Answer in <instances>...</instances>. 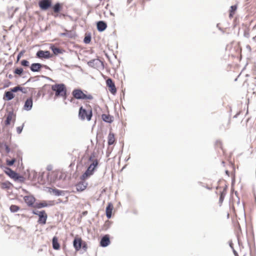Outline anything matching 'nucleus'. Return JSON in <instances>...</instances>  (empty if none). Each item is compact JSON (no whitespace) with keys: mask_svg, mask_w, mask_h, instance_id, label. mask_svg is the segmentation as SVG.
Listing matches in <instances>:
<instances>
[{"mask_svg":"<svg viewBox=\"0 0 256 256\" xmlns=\"http://www.w3.org/2000/svg\"><path fill=\"white\" fill-rule=\"evenodd\" d=\"M52 90L55 92V97H62L66 100L67 96V90L63 83L56 84L52 86Z\"/></svg>","mask_w":256,"mask_h":256,"instance_id":"f257e3e1","label":"nucleus"},{"mask_svg":"<svg viewBox=\"0 0 256 256\" xmlns=\"http://www.w3.org/2000/svg\"><path fill=\"white\" fill-rule=\"evenodd\" d=\"M98 160H95L93 162L88 166L85 172L80 176V178L82 180H84L92 176L98 167Z\"/></svg>","mask_w":256,"mask_h":256,"instance_id":"f03ea898","label":"nucleus"},{"mask_svg":"<svg viewBox=\"0 0 256 256\" xmlns=\"http://www.w3.org/2000/svg\"><path fill=\"white\" fill-rule=\"evenodd\" d=\"M78 116L80 120H86L90 121L92 116V110L90 108L86 110L82 106H80L78 110Z\"/></svg>","mask_w":256,"mask_h":256,"instance_id":"7ed1b4c3","label":"nucleus"},{"mask_svg":"<svg viewBox=\"0 0 256 256\" xmlns=\"http://www.w3.org/2000/svg\"><path fill=\"white\" fill-rule=\"evenodd\" d=\"M72 95L73 97L76 100H90L93 99V96L90 94H86L80 88L74 89L72 92Z\"/></svg>","mask_w":256,"mask_h":256,"instance_id":"20e7f679","label":"nucleus"},{"mask_svg":"<svg viewBox=\"0 0 256 256\" xmlns=\"http://www.w3.org/2000/svg\"><path fill=\"white\" fill-rule=\"evenodd\" d=\"M38 6L42 11H46L52 6V0H40Z\"/></svg>","mask_w":256,"mask_h":256,"instance_id":"39448f33","label":"nucleus"},{"mask_svg":"<svg viewBox=\"0 0 256 256\" xmlns=\"http://www.w3.org/2000/svg\"><path fill=\"white\" fill-rule=\"evenodd\" d=\"M36 57L39 58L48 59L52 57L48 50H39L36 53Z\"/></svg>","mask_w":256,"mask_h":256,"instance_id":"423d86ee","label":"nucleus"},{"mask_svg":"<svg viewBox=\"0 0 256 256\" xmlns=\"http://www.w3.org/2000/svg\"><path fill=\"white\" fill-rule=\"evenodd\" d=\"M36 200V198L32 195L26 196L24 197V202L29 207H34Z\"/></svg>","mask_w":256,"mask_h":256,"instance_id":"0eeeda50","label":"nucleus"},{"mask_svg":"<svg viewBox=\"0 0 256 256\" xmlns=\"http://www.w3.org/2000/svg\"><path fill=\"white\" fill-rule=\"evenodd\" d=\"M51 8L52 9L54 12L56 14V15H54V16L55 18L58 16H64V14H60L59 15L58 14L62 9V4L59 2H57L54 5L52 4V6L51 7Z\"/></svg>","mask_w":256,"mask_h":256,"instance_id":"6e6552de","label":"nucleus"},{"mask_svg":"<svg viewBox=\"0 0 256 256\" xmlns=\"http://www.w3.org/2000/svg\"><path fill=\"white\" fill-rule=\"evenodd\" d=\"M106 84L107 86L109 88L110 92L114 95L116 92V88L115 86L114 82H113L112 80L110 78H108L106 80Z\"/></svg>","mask_w":256,"mask_h":256,"instance_id":"1a4fd4ad","label":"nucleus"},{"mask_svg":"<svg viewBox=\"0 0 256 256\" xmlns=\"http://www.w3.org/2000/svg\"><path fill=\"white\" fill-rule=\"evenodd\" d=\"M16 114H14V112L10 111L8 112L6 120L4 121V124L6 126H9L12 121L14 122L16 121Z\"/></svg>","mask_w":256,"mask_h":256,"instance_id":"9d476101","label":"nucleus"},{"mask_svg":"<svg viewBox=\"0 0 256 256\" xmlns=\"http://www.w3.org/2000/svg\"><path fill=\"white\" fill-rule=\"evenodd\" d=\"M110 239L108 234H105L100 239V246L102 248L108 246L110 244Z\"/></svg>","mask_w":256,"mask_h":256,"instance_id":"9b49d317","label":"nucleus"},{"mask_svg":"<svg viewBox=\"0 0 256 256\" xmlns=\"http://www.w3.org/2000/svg\"><path fill=\"white\" fill-rule=\"evenodd\" d=\"M82 240L80 238L76 237L73 240V246L76 251H78L82 248Z\"/></svg>","mask_w":256,"mask_h":256,"instance_id":"f8f14e48","label":"nucleus"},{"mask_svg":"<svg viewBox=\"0 0 256 256\" xmlns=\"http://www.w3.org/2000/svg\"><path fill=\"white\" fill-rule=\"evenodd\" d=\"M33 105V100L32 97L28 98L24 102V110L30 111L32 110Z\"/></svg>","mask_w":256,"mask_h":256,"instance_id":"ddd939ff","label":"nucleus"},{"mask_svg":"<svg viewBox=\"0 0 256 256\" xmlns=\"http://www.w3.org/2000/svg\"><path fill=\"white\" fill-rule=\"evenodd\" d=\"M0 168H4V172L11 178L13 179L14 176L16 174V172L13 170L12 168L8 167L3 166L2 165H0Z\"/></svg>","mask_w":256,"mask_h":256,"instance_id":"4468645a","label":"nucleus"},{"mask_svg":"<svg viewBox=\"0 0 256 256\" xmlns=\"http://www.w3.org/2000/svg\"><path fill=\"white\" fill-rule=\"evenodd\" d=\"M87 64L90 67L97 68L100 64H102V62L98 58H96L88 61Z\"/></svg>","mask_w":256,"mask_h":256,"instance_id":"2eb2a0df","label":"nucleus"},{"mask_svg":"<svg viewBox=\"0 0 256 256\" xmlns=\"http://www.w3.org/2000/svg\"><path fill=\"white\" fill-rule=\"evenodd\" d=\"M40 214L38 216V222L40 224H46L48 215L45 210H43V212L40 213Z\"/></svg>","mask_w":256,"mask_h":256,"instance_id":"dca6fc26","label":"nucleus"},{"mask_svg":"<svg viewBox=\"0 0 256 256\" xmlns=\"http://www.w3.org/2000/svg\"><path fill=\"white\" fill-rule=\"evenodd\" d=\"M14 92H12V88H10L9 91H6L4 95V100L7 101L12 100L14 97Z\"/></svg>","mask_w":256,"mask_h":256,"instance_id":"f3484780","label":"nucleus"},{"mask_svg":"<svg viewBox=\"0 0 256 256\" xmlns=\"http://www.w3.org/2000/svg\"><path fill=\"white\" fill-rule=\"evenodd\" d=\"M97 30L99 32H104L107 28V24L103 20H100L96 22Z\"/></svg>","mask_w":256,"mask_h":256,"instance_id":"a211bd4d","label":"nucleus"},{"mask_svg":"<svg viewBox=\"0 0 256 256\" xmlns=\"http://www.w3.org/2000/svg\"><path fill=\"white\" fill-rule=\"evenodd\" d=\"M60 36H67L70 38H75L77 36L75 32L73 30H66L65 32L60 34Z\"/></svg>","mask_w":256,"mask_h":256,"instance_id":"6ab92c4d","label":"nucleus"},{"mask_svg":"<svg viewBox=\"0 0 256 256\" xmlns=\"http://www.w3.org/2000/svg\"><path fill=\"white\" fill-rule=\"evenodd\" d=\"M87 185V182L82 180L81 182H80L76 184V189L78 192H82L86 188Z\"/></svg>","mask_w":256,"mask_h":256,"instance_id":"aec40b11","label":"nucleus"},{"mask_svg":"<svg viewBox=\"0 0 256 256\" xmlns=\"http://www.w3.org/2000/svg\"><path fill=\"white\" fill-rule=\"evenodd\" d=\"M28 179L33 182L38 180V172L34 170L28 172Z\"/></svg>","mask_w":256,"mask_h":256,"instance_id":"412c9836","label":"nucleus"},{"mask_svg":"<svg viewBox=\"0 0 256 256\" xmlns=\"http://www.w3.org/2000/svg\"><path fill=\"white\" fill-rule=\"evenodd\" d=\"M114 206L111 202L108 204L106 209V216L108 219L112 218V211L113 210Z\"/></svg>","mask_w":256,"mask_h":256,"instance_id":"4be33fe9","label":"nucleus"},{"mask_svg":"<svg viewBox=\"0 0 256 256\" xmlns=\"http://www.w3.org/2000/svg\"><path fill=\"white\" fill-rule=\"evenodd\" d=\"M42 68V64L40 63H32L30 66V70L32 72H39Z\"/></svg>","mask_w":256,"mask_h":256,"instance_id":"5701e85b","label":"nucleus"},{"mask_svg":"<svg viewBox=\"0 0 256 256\" xmlns=\"http://www.w3.org/2000/svg\"><path fill=\"white\" fill-rule=\"evenodd\" d=\"M102 118L104 122L108 124H111L114 121V116L108 114H102Z\"/></svg>","mask_w":256,"mask_h":256,"instance_id":"b1692460","label":"nucleus"},{"mask_svg":"<svg viewBox=\"0 0 256 256\" xmlns=\"http://www.w3.org/2000/svg\"><path fill=\"white\" fill-rule=\"evenodd\" d=\"M50 49L52 50L54 55L62 54L64 52V50L56 46L54 44L50 46Z\"/></svg>","mask_w":256,"mask_h":256,"instance_id":"393cba45","label":"nucleus"},{"mask_svg":"<svg viewBox=\"0 0 256 256\" xmlns=\"http://www.w3.org/2000/svg\"><path fill=\"white\" fill-rule=\"evenodd\" d=\"M52 248L55 250H58L60 248V244L58 242V238L54 236L52 239Z\"/></svg>","mask_w":256,"mask_h":256,"instance_id":"a878e982","label":"nucleus"},{"mask_svg":"<svg viewBox=\"0 0 256 256\" xmlns=\"http://www.w3.org/2000/svg\"><path fill=\"white\" fill-rule=\"evenodd\" d=\"M50 190L56 196H64L65 194V192L64 190H62L56 188H50Z\"/></svg>","mask_w":256,"mask_h":256,"instance_id":"bb28decb","label":"nucleus"},{"mask_svg":"<svg viewBox=\"0 0 256 256\" xmlns=\"http://www.w3.org/2000/svg\"><path fill=\"white\" fill-rule=\"evenodd\" d=\"M108 145L110 146L113 144L115 142L114 135L113 133L110 132L108 135Z\"/></svg>","mask_w":256,"mask_h":256,"instance_id":"cd10ccee","label":"nucleus"},{"mask_svg":"<svg viewBox=\"0 0 256 256\" xmlns=\"http://www.w3.org/2000/svg\"><path fill=\"white\" fill-rule=\"evenodd\" d=\"M13 180L16 182H19L22 183L25 181L26 178L22 176H21L19 174L16 172Z\"/></svg>","mask_w":256,"mask_h":256,"instance_id":"c85d7f7f","label":"nucleus"},{"mask_svg":"<svg viewBox=\"0 0 256 256\" xmlns=\"http://www.w3.org/2000/svg\"><path fill=\"white\" fill-rule=\"evenodd\" d=\"M12 88V92H16L18 91H20L21 92H22L24 94L26 93V88H24L20 86H16Z\"/></svg>","mask_w":256,"mask_h":256,"instance_id":"c756f323","label":"nucleus"},{"mask_svg":"<svg viewBox=\"0 0 256 256\" xmlns=\"http://www.w3.org/2000/svg\"><path fill=\"white\" fill-rule=\"evenodd\" d=\"M12 184L8 181H6L2 183V188L10 190Z\"/></svg>","mask_w":256,"mask_h":256,"instance_id":"7c9ffc66","label":"nucleus"},{"mask_svg":"<svg viewBox=\"0 0 256 256\" xmlns=\"http://www.w3.org/2000/svg\"><path fill=\"white\" fill-rule=\"evenodd\" d=\"M48 206V205L47 204L46 202V201H43L42 202H41L36 203L34 208H42L47 207Z\"/></svg>","mask_w":256,"mask_h":256,"instance_id":"2f4dec72","label":"nucleus"},{"mask_svg":"<svg viewBox=\"0 0 256 256\" xmlns=\"http://www.w3.org/2000/svg\"><path fill=\"white\" fill-rule=\"evenodd\" d=\"M226 194V192H225V190H222V191L220 192V194L219 202H218L220 206H222V204L224 202Z\"/></svg>","mask_w":256,"mask_h":256,"instance_id":"473e14b6","label":"nucleus"},{"mask_svg":"<svg viewBox=\"0 0 256 256\" xmlns=\"http://www.w3.org/2000/svg\"><path fill=\"white\" fill-rule=\"evenodd\" d=\"M92 39V36L90 33H88V34H86L85 37L83 40L84 42L86 44H89Z\"/></svg>","mask_w":256,"mask_h":256,"instance_id":"72a5a7b5","label":"nucleus"},{"mask_svg":"<svg viewBox=\"0 0 256 256\" xmlns=\"http://www.w3.org/2000/svg\"><path fill=\"white\" fill-rule=\"evenodd\" d=\"M20 209V206L14 204H12L10 207V211L13 213L17 212Z\"/></svg>","mask_w":256,"mask_h":256,"instance_id":"f704fd0d","label":"nucleus"},{"mask_svg":"<svg viewBox=\"0 0 256 256\" xmlns=\"http://www.w3.org/2000/svg\"><path fill=\"white\" fill-rule=\"evenodd\" d=\"M24 72V70L22 68H16L14 71V73L19 76H21Z\"/></svg>","mask_w":256,"mask_h":256,"instance_id":"c9c22d12","label":"nucleus"},{"mask_svg":"<svg viewBox=\"0 0 256 256\" xmlns=\"http://www.w3.org/2000/svg\"><path fill=\"white\" fill-rule=\"evenodd\" d=\"M16 158H14L11 160L7 159L6 160V163L8 166H12L14 164V163L16 162Z\"/></svg>","mask_w":256,"mask_h":256,"instance_id":"e433bc0d","label":"nucleus"},{"mask_svg":"<svg viewBox=\"0 0 256 256\" xmlns=\"http://www.w3.org/2000/svg\"><path fill=\"white\" fill-rule=\"evenodd\" d=\"M22 152L20 150H18L16 152V156L18 162H20V161L22 162Z\"/></svg>","mask_w":256,"mask_h":256,"instance_id":"4c0bfd02","label":"nucleus"},{"mask_svg":"<svg viewBox=\"0 0 256 256\" xmlns=\"http://www.w3.org/2000/svg\"><path fill=\"white\" fill-rule=\"evenodd\" d=\"M20 64L23 66L28 67L29 66L30 62L26 60H22L20 62Z\"/></svg>","mask_w":256,"mask_h":256,"instance_id":"58836bf2","label":"nucleus"},{"mask_svg":"<svg viewBox=\"0 0 256 256\" xmlns=\"http://www.w3.org/2000/svg\"><path fill=\"white\" fill-rule=\"evenodd\" d=\"M230 246L232 250V252L235 256H238V254L237 252L234 250V246H233V244L232 242H230L229 243Z\"/></svg>","mask_w":256,"mask_h":256,"instance_id":"ea45409f","label":"nucleus"},{"mask_svg":"<svg viewBox=\"0 0 256 256\" xmlns=\"http://www.w3.org/2000/svg\"><path fill=\"white\" fill-rule=\"evenodd\" d=\"M82 250L84 251V252H86V250H87V248H88V246H87V244L86 243V242H84L82 240V248H81Z\"/></svg>","mask_w":256,"mask_h":256,"instance_id":"a19ab883","label":"nucleus"},{"mask_svg":"<svg viewBox=\"0 0 256 256\" xmlns=\"http://www.w3.org/2000/svg\"><path fill=\"white\" fill-rule=\"evenodd\" d=\"M237 10V6L236 4L232 6H230V12L231 13H235Z\"/></svg>","mask_w":256,"mask_h":256,"instance_id":"79ce46f5","label":"nucleus"},{"mask_svg":"<svg viewBox=\"0 0 256 256\" xmlns=\"http://www.w3.org/2000/svg\"><path fill=\"white\" fill-rule=\"evenodd\" d=\"M4 147L5 151L6 154H9L11 152V149L10 146L6 143H4Z\"/></svg>","mask_w":256,"mask_h":256,"instance_id":"37998d69","label":"nucleus"},{"mask_svg":"<svg viewBox=\"0 0 256 256\" xmlns=\"http://www.w3.org/2000/svg\"><path fill=\"white\" fill-rule=\"evenodd\" d=\"M244 36L245 38H249L250 36V34L249 32V30L248 29H245L244 32Z\"/></svg>","mask_w":256,"mask_h":256,"instance_id":"c03bdc74","label":"nucleus"},{"mask_svg":"<svg viewBox=\"0 0 256 256\" xmlns=\"http://www.w3.org/2000/svg\"><path fill=\"white\" fill-rule=\"evenodd\" d=\"M24 52V50H22L18 53V54L17 57H16V62H18L19 61L20 59V58L23 55Z\"/></svg>","mask_w":256,"mask_h":256,"instance_id":"a18cd8bd","label":"nucleus"},{"mask_svg":"<svg viewBox=\"0 0 256 256\" xmlns=\"http://www.w3.org/2000/svg\"><path fill=\"white\" fill-rule=\"evenodd\" d=\"M24 124H23L22 126H20L16 128V132L18 134H21L23 128H24Z\"/></svg>","mask_w":256,"mask_h":256,"instance_id":"49530a36","label":"nucleus"},{"mask_svg":"<svg viewBox=\"0 0 256 256\" xmlns=\"http://www.w3.org/2000/svg\"><path fill=\"white\" fill-rule=\"evenodd\" d=\"M5 84L4 86V88H6L12 84V82L8 80H5Z\"/></svg>","mask_w":256,"mask_h":256,"instance_id":"de8ad7c7","label":"nucleus"},{"mask_svg":"<svg viewBox=\"0 0 256 256\" xmlns=\"http://www.w3.org/2000/svg\"><path fill=\"white\" fill-rule=\"evenodd\" d=\"M43 212V210H41V211H38V210H33L32 212V213L34 214H35V215H37L38 216H39L40 214V213H42Z\"/></svg>","mask_w":256,"mask_h":256,"instance_id":"09e8293b","label":"nucleus"},{"mask_svg":"<svg viewBox=\"0 0 256 256\" xmlns=\"http://www.w3.org/2000/svg\"><path fill=\"white\" fill-rule=\"evenodd\" d=\"M110 226V222L108 220L106 222L104 225V228L107 230Z\"/></svg>","mask_w":256,"mask_h":256,"instance_id":"8fccbe9b","label":"nucleus"},{"mask_svg":"<svg viewBox=\"0 0 256 256\" xmlns=\"http://www.w3.org/2000/svg\"><path fill=\"white\" fill-rule=\"evenodd\" d=\"M95 157V154L94 152H92L90 156L88 158V160L93 162L94 160H93V158Z\"/></svg>","mask_w":256,"mask_h":256,"instance_id":"3c124183","label":"nucleus"},{"mask_svg":"<svg viewBox=\"0 0 256 256\" xmlns=\"http://www.w3.org/2000/svg\"><path fill=\"white\" fill-rule=\"evenodd\" d=\"M48 86V84H46L42 88H40V90H39V92L37 94V96H40V91L42 90L45 87H46V86Z\"/></svg>","mask_w":256,"mask_h":256,"instance_id":"603ef678","label":"nucleus"},{"mask_svg":"<svg viewBox=\"0 0 256 256\" xmlns=\"http://www.w3.org/2000/svg\"><path fill=\"white\" fill-rule=\"evenodd\" d=\"M34 78H33V77H30V78L28 80V81H27V82H26L24 84H26V83H28V82H34V81H36V80H38V79H37V80H34Z\"/></svg>","mask_w":256,"mask_h":256,"instance_id":"864d4df0","label":"nucleus"},{"mask_svg":"<svg viewBox=\"0 0 256 256\" xmlns=\"http://www.w3.org/2000/svg\"><path fill=\"white\" fill-rule=\"evenodd\" d=\"M36 78H39V77H42V78H46L48 80H51V81H54L52 78H50L49 77H48L46 76H36Z\"/></svg>","mask_w":256,"mask_h":256,"instance_id":"5fc2aeb1","label":"nucleus"},{"mask_svg":"<svg viewBox=\"0 0 256 256\" xmlns=\"http://www.w3.org/2000/svg\"><path fill=\"white\" fill-rule=\"evenodd\" d=\"M216 28L220 30L222 32V34H224V30L220 26V24H216Z\"/></svg>","mask_w":256,"mask_h":256,"instance_id":"6e6d98bb","label":"nucleus"},{"mask_svg":"<svg viewBox=\"0 0 256 256\" xmlns=\"http://www.w3.org/2000/svg\"><path fill=\"white\" fill-rule=\"evenodd\" d=\"M4 143L6 142H0V152H2V147L4 146Z\"/></svg>","mask_w":256,"mask_h":256,"instance_id":"4d7b16f0","label":"nucleus"},{"mask_svg":"<svg viewBox=\"0 0 256 256\" xmlns=\"http://www.w3.org/2000/svg\"><path fill=\"white\" fill-rule=\"evenodd\" d=\"M42 68H44L47 70H50V67L48 66L45 65V64H42Z\"/></svg>","mask_w":256,"mask_h":256,"instance_id":"13d9d810","label":"nucleus"},{"mask_svg":"<svg viewBox=\"0 0 256 256\" xmlns=\"http://www.w3.org/2000/svg\"><path fill=\"white\" fill-rule=\"evenodd\" d=\"M6 76L8 77L10 79H12L14 77L12 74H6Z\"/></svg>","mask_w":256,"mask_h":256,"instance_id":"bf43d9fd","label":"nucleus"},{"mask_svg":"<svg viewBox=\"0 0 256 256\" xmlns=\"http://www.w3.org/2000/svg\"><path fill=\"white\" fill-rule=\"evenodd\" d=\"M246 48L247 50H248L249 51H251L252 49H251V47L250 45L248 44L246 46Z\"/></svg>","mask_w":256,"mask_h":256,"instance_id":"052dcab7","label":"nucleus"},{"mask_svg":"<svg viewBox=\"0 0 256 256\" xmlns=\"http://www.w3.org/2000/svg\"><path fill=\"white\" fill-rule=\"evenodd\" d=\"M234 13H231L230 12V14H229V17L230 18H232L233 17L234 15Z\"/></svg>","mask_w":256,"mask_h":256,"instance_id":"680f3d73","label":"nucleus"},{"mask_svg":"<svg viewBox=\"0 0 256 256\" xmlns=\"http://www.w3.org/2000/svg\"><path fill=\"white\" fill-rule=\"evenodd\" d=\"M225 173H226V174L228 176H230V172H229V171H228V170H226L225 171Z\"/></svg>","mask_w":256,"mask_h":256,"instance_id":"e2e57ef3","label":"nucleus"},{"mask_svg":"<svg viewBox=\"0 0 256 256\" xmlns=\"http://www.w3.org/2000/svg\"><path fill=\"white\" fill-rule=\"evenodd\" d=\"M83 216H86L88 214L87 211H84L82 213Z\"/></svg>","mask_w":256,"mask_h":256,"instance_id":"0e129e2a","label":"nucleus"},{"mask_svg":"<svg viewBox=\"0 0 256 256\" xmlns=\"http://www.w3.org/2000/svg\"><path fill=\"white\" fill-rule=\"evenodd\" d=\"M227 188H228V186H227L226 185V186H225V187L224 188V190H225V192H226V189H227Z\"/></svg>","mask_w":256,"mask_h":256,"instance_id":"69168bd1","label":"nucleus"},{"mask_svg":"<svg viewBox=\"0 0 256 256\" xmlns=\"http://www.w3.org/2000/svg\"><path fill=\"white\" fill-rule=\"evenodd\" d=\"M47 170H52V168H51V166H48L47 168Z\"/></svg>","mask_w":256,"mask_h":256,"instance_id":"338daca9","label":"nucleus"},{"mask_svg":"<svg viewBox=\"0 0 256 256\" xmlns=\"http://www.w3.org/2000/svg\"><path fill=\"white\" fill-rule=\"evenodd\" d=\"M234 183V178L233 180H232V185H233Z\"/></svg>","mask_w":256,"mask_h":256,"instance_id":"774afa93","label":"nucleus"}]
</instances>
